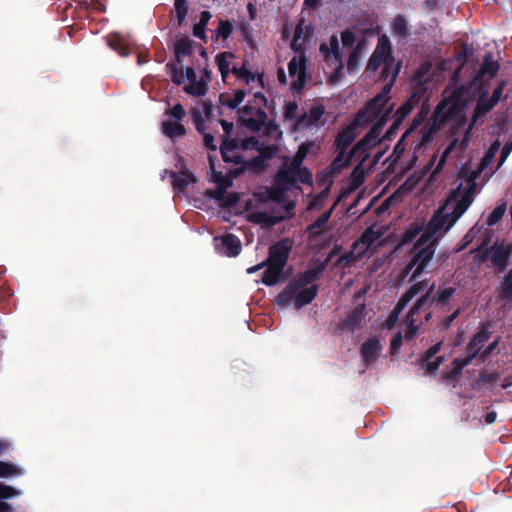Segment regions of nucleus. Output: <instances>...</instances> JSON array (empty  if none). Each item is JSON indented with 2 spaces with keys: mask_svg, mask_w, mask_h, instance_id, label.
<instances>
[{
  "mask_svg": "<svg viewBox=\"0 0 512 512\" xmlns=\"http://www.w3.org/2000/svg\"><path fill=\"white\" fill-rule=\"evenodd\" d=\"M395 77L390 84H385L381 92L376 94L372 99L368 100L366 104L359 109L356 113V118L344 127L337 135L335 144L336 150L347 151L348 147L356 139V130L360 124L367 125L374 121L379 112H381L383 105L389 101V93L394 85Z\"/></svg>",
  "mask_w": 512,
  "mask_h": 512,
  "instance_id": "obj_1",
  "label": "nucleus"
},
{
  "mask_svg": "<svg viewBox=\"0 0 512 512\" xmlns=\"http://www.w3.org/2000/svg\"><path fill=\"white\" fill-rule=\"evenodd\" d=\"M324 266L312 267L300 273L295 280L291 281L276 297L277 304L288 306L292 302V295H294L295 288H303L315 282Z\"/></svg>",
  "mask_w": 512,
  "mask_h": 512,
  "instance_id": "obj_2",
  "label": "nucleus"
},
{
  "mask_svg": "<svg viewBox=\"0 0 512 512\" xmlns=\"http://www.w3.org/2000/svg\"><path fill=\"white\" fill-rule=\"evenodd\" d=\"M417 252L411 258V260L407 263L403 270L404 276H407L412 270V275L410 281H415L426 269L428 263L432 260L435 248L434 244L426 245L424 247H415Z\"/></svg>",
  "mask_w": 512,
  "mask_h": 512,
  "instance_id": "obj_3",
  "label": "nucleus"
},
{
  "mask_svg": "<svg viewBox=\"0 0 512 512\" xmlns=\"http://www.w3.org/2000/svg\"><path fill=\"white\" fill-rule=\"evenodd\" d=\"M242 124L251 131H260L265 125L267 114L263 107L249 101L238 111Z\"/></svg>",
  "mask_w": 512,
  "mask_h": 512,
  "instance_id": "obj_4",
  "label": "nucleus"
},
{
  "mask_svg": "<svg viewBox=\"0 0 512 512\" xmlns=\"http://www.w3.org/2000/svg\"><path fill=\"white\" fill-rule=\"evenodd\" d=\"M511 253L512 244H506L504 241L501 243L496 241L485 250L483 258L490 259L495 270L498 273H502L508 266Z\"/></svg>",
  "mask_w": 512,
  "mask_h": 512,
  "instance_id": "obj_5",
  "label": "nucleus"
},
{
  "mask_svg": "<svg viewBox=\"0 0 512 512\" xmlns=\"http://www.w3.org/2000/svg\"><path fill=\"white\" fill-rule=\"evenodd\" d=\"M292 246L293 242L289 238L280 239L269 247L268 257L265 260V263L284 269L292 250Z\"/></svg>",
  "mask_w": 512,
  "mask_h": 512,
  "instance_id": "obj_6",
  "label": "nucleus"
},
{
  "mask_svg": "<svg viewBox=\"0 0 512 512\" xmlns=\"http://www.w3.org/2000/svg\"><path fill=\"white\" fill-rule=\"evenodd\" d=\"M434 290H435V283H433L427 289L425 294H423L420 298L417 299V301L414 303V305L410 309V311L406 317V322H407V330L405 332L406 339H408V340L412 339L416 335L417 330H418V326L415 324L418 320L417 316L419 315L420 310L424 306H426V304L431 296V293L434 292Z\"/></svg>",
  "mask_w": 512,
  "mask_h": 512,
  "instance_id": "obj_7",
  "label": "nucleus"
},
{
  "mask_svg": "<svg viewBox=\"0 0 512 512\" xmlns=\"http://www.w3.org/2000/svg\"><path fill=\"white\" fill-rule=\"evenodd\" d=\"M215 250L227 257H236L240 254L242 245L240 239L232 234L227 233L223 236L213 238Z\"/></svg>",
  "mask_w": 512,
  "mask_h": 512,
  "instance_id": "obj_8",
  "label": "nucleus"
},
{
  "mask_svg": "<svg viewBox=\"0 0 512 512\" xmlns=\"http://www.w3.org/2000/svg\"><path fill=\"white\" fill-rule=\"evenodd\" d=\"M391 43L389 39L386 36H382L379 39V42L374 50V52L371 54L366 70L368 72H375L379 69L381 65L385 62L388 55H391Z\"/></svg>",
  "mask_w": 512,
  "mask_h": 512,
  "instance_id": "obj_9",
  "label": "nucleus"
},
{
  "mask_svg": "<svg viewBox=\"0 0 512 512\" xmlns=\"http://www.w3.org/2000/svg\"><path fill=\"white\" fill-rule=\"evenodd\" d=\"M288 71L291 77L297 76L291 83V90L295 93H300L306 83V60L301 58L300 60L294 56L288 63Z\"/></svg>",
  "mask_w": 512,
  "mask_h": 512,
  "instance_id": "obj_10",
  "label": "nucleus"
},
{
  "mask_svg": "<svg viewBox=\"0 0 512 512\" xmlns=\"http://www.w3.org/2000/svg\"><path fill=\"white\" fill-rule=\"evenodd\" d=\"M491 332L488 327L482 325L473 335L466 346V357L472 362L476 357H480L485 343L490 339Z\"/></svg>",
  "mask_w": 512,
  "mask_h": 512,
  "instance_id": "obj_11",
  "label": "nucleus"
},
{
  "mask_svg": "<svg viewBox=\"0 0 512 512\" xmlns=\"http://www.w3.org/2000/svg\"><path fill=\"white\" fill-rule=\"evenodd\" d=\"M381 131L374 124L366 135L352 147V152H360L362 161L366 160L368 158V151L381 143L382 139L379 138Z\"/></svg>",
  "mask_w": 512,
  "mask_h": 512,
  "instance_id": "obj_12",
  "label": "nucleus"
},
{
  "mask_svg": "<svg viewBox=\"0 0 512 512\" xmlns=\"http://www.w3.org/2000/svg\"><path fill=\"white\" fill-rule=\"evenodd\" d=\"M425 73L426 72L423 71L422 69H420L416 73V75H415V83H414V86H413L412 94L406 100L408 103L411 104V106L413 108L416 107L417 105H419V103L421 101L428 100V95H427V92H428V87H427L428 78L424 79Z\"/></svg>",
  "mask_w": 512,
  "mask_h": 512,
  "instance_id": "obj_13",
  "label": "nucleus"
},
{
  "mask_svg": "<svg viewBox=\"0 0 512 512\" xmlns=\"http://www.w3.org/2000/svg\"><path fill=\"white\" fill-rule=\"evenodd\" d=\"M383 347L377 336H372L364 341L360 347V354L366 366L375 362L381 355Z\"/></svg>",
  "mask_w": 512,
  "mask_h": 512,
  "instance_id": "obj_14",
  "label": "nucleus"
},
{
  "mask_svg": "<svg viewBox=\"0 0 512 512\" xmlns=\"http://www.w3.org/2000/svg\"><path fill=\"white\" fill-rule=\"evenodd\" d=\"M365 317V305L355 307L346 318L341 319L337 325L340 331L354 332L361 328L362 321Z\"/></svg>",
  "mask_w": 512,
  "mask_h": 512,
  "instance_id": "obj_15",
  "label": "nucleus"
},
{
  "mask_svg": "<svg viewBox=\"0 0 512 512\" xmlns=\"http://www.w3.org/2000/svg\"><path fill=\"white\" fill-rule=\"evenodd\" d=\"M476 189V183L471 182L469 188L462 194L458 202L456 203L453 211L451 212L452 217L448 223V226H453L456 221L466 212L473 202V194Z\"/></svg>",
  "mask_w": 512,
  "mask_h": 512,
  "instance_id": "obj_16",
  "label": "nucleus"
},
{
  "mask_svg": "<svg viewBox=\"0 0 512 512\" xmlns=\"http://www.w3.org/2000/svg\"><path fill=\"white\" fill-rule=\"evenodd\" d=\"M320 51L324 54L327 61L332 59L336 64L335 74L343 69V62L339 51V41L336 35H332L329 39V45L321 44Z\"/></svg>",
  "mask_w": 512,
  "mask_h": 512,
  "instance_id": "obj_17",
  "label": "nucleus"
},
{
  "mask_svg": "<svg viewBox=\"0 0 512 512\" xmlns=\"http://www.w3.org/2000/svg\"><path fill=\"white\" fill-rule=\"evenodd\" d=\"M428 284V280H422L419 282L414 283L399 299L397 302L392 315L390 316V319H392V316L395 315V317L398 316V314L407 306V304L419 293H421Z\"/></svg>",
  "mask_w": 512,
  "mask_h": 512,
  "instance_id": "obj_18",
  "label": "nucleus"
},
{
  "mask_svg": "<svg viewBox=\"0 0 512 512\" xmlns=\"http://www.w3.org/2000/svg\"><path fill=\"white\" fill-rule=\"evenodd\" d=\"M318 289L317 284H312L310 287L295 288L294 295H292L295 307L300 309L310 304L316 298Z\"/></svg>",
  "mask_w": 512,
  "mask_h": 512,
  "instance_id": "obj_19",
  "label": "nucleus"
},
{
  "mask_svg": "<svg viewBox=\"0 0 512 512\" xmlns=\"http://www.w3.org/2000/svg\"><path fill=\"white\" fill-rule=\"evenodd\" d=\"M334 206H335V204L328 211H326L322 215H320L313 223L309 224L306 227V233H307L308 239L310 241H314L322 235L326 224L328 223L329 219L331 218Z\"/></svg>",
  "mask_w": 512,
  "mask_h": 512,
  "instance_id": "obj_20",
  "label": "nucleus"
},
{
  "mask_svg": "<svg viewBox=\"0 0 512 512\" xmlns=\"http://www.w3.org/2000/svg\"><path fill=\"white\" fill-rule=\"evenodd\" d=\"M360 152H352V148L347 153L344 150H337L336 157L332 160L329 166V173L332 175H337L341 173V171L348 167L351 164L352 159Z\"/></svg>",
  "mask_w": 512,
  "mask_h": 512,
  "instance_id": "obj_21",
  "label": "nucleus"
},
{
  "mask_svg": "<svg viewBox=\"0 0 512 512\" xmlns=\"http://www.w3.org/2000/svg\"><path fill=\"white\" fill-rule=\"evenodd\" d=\"M237 149H238V141L236 139H233L231 137H227V138L223 139L221 146H220V152H221L223 161L226 163H233V164L244 163V157L242 155H234V158H230V153L236 152Z\"/></svg>",
  "mask_w": 512,
  "mask_h": 512,
  "instance_id": "obj_22",
  "label": "nucleus"
},
{
  "mask_svg": "<svg viewBox=\"0 0 512 512\" xmlns=\"http://www.w3.org/2000/svg\"><path fill=\"white\" fill-rule=\"evenodd\" d=\"M325 113L323 105L313 106L308 113H304L302 116L296 119V127H302L303 125H316Z\"/></svg>",
  "mask_w": 512,
  "mask_h": 512,
  "instance_id": "obj_23",
  "label": "nucleus"
},
{
  "mask_svg": "<svg viewBox=\"0 0 512 512\" xmlns=\"http://www.w3.org/2000/svg\"><path fill=\"white\" fill-rule=\"evenodd\" d=\"M170 176L172 178L173 188L179 192H184L190 183H195L197 180L195 175L189 170L181 171L180 175L172 171Z\"/></svg>",
  "mask_w": 512,
  "mask_h": 512,
  "instance_id": "obj_24",
  "label": "nucleus"
},
{
  "mask_svg": "<svg viewBox=\"0 0 512 512\" xmlns=\"http://www.w3.org/2000/svg\"><path fill=\"white\" fill-rule=\"evenodd\" d=\"M452 214L442 213L438 211L433 215V217L428 222V226L432 229V231L437 233H442L448 231L452 226H448L449 221L451 220Z\"/></svg>",
  "mask_w": 512,
  "mask_h": 512,
  "instance_id": "obj_25",
  "label": "nucleus"
},
{
  "mask_svg": "<svg viewBox=\"0 0 512 512\" xmlns=\"http://www.w3.org/2000/svg\"><path fill=\"white\" fill-rule=\"evenodd\" d=\"M108 46L116 51L121 57H127L130 54V47L125 38L120 33H112L107 38Z\"/></svg>",
  "mask_w": 512,
  "mask_h": 512,
  "instance_id": "obj_26",
  "label": "nucleus"
},
{
  "mask_svg": "<svg viewBox=\"0 0 512 512\" xmlns=\"http://www.w3.org/2000/svg\"><path fill=\"white\" fill-rule=\"evenodd\" d=\"M246 91L243 89L236 90L233 94L221 93L219 95V102L222 106H226L230 109H236L240 103L244 100Z\"/></svg>",
  "mask_w": 512,
  "mask_h": 512,
  "instance_id": "obj_27",
  "label": "nucleus"
},
{
  "mask_svg": "<svg viewBox=\"0 0 512 512\" xmlns=\"http://www.w3.org/2000/svg\"><path fill=\"white\" fill-rule=\"evenodd\" d=\"M180 122L181 121H173V120L164 121L162 123L163 133L171 139H174V138H177L180 136H184L186 134V128Z\"/></svg>",
  "mask_w": 512,
  "mask_h": 512,
  "instance_id": "obj_28",
  "label": "nucleus"
},
{
  "mask_svg": "<svg viewBox=\"0 0 512 512\" xmlns=\"http://www.w3.org/2000/svg\"><path fill=\"white\" fill-rule=\"evenodd\" d=\"M400 67H401V63H397L395 65V59L392 56V54L388 55L385 62L383 63V67H382V70L380 73V78L383 80H386L388 77L391 76L390 81L387 83V84H390L393 80V77H395V79L397 78Z\"/></svg>",
  "mask_w": 512,
  "mask_h": 512,
  "instance_id": "obj_29",
  "label": "nucleus"
},
{
  "mask_svg": "<svg viewBox=\"0 0 512 512\" xmlns=\"http://www.w3.org/2000/svg\"><path fill=\"white\" fill-rule=\"evenodd\" d=\"M455 292V287L439 288L434 295L433 292L431 293V296L426 305H431L432 303L436 302L437 304L444 306L449 302L450 298L455 294Z\"/></svg>",
  "mask_w": 512,
  "mask_h": 512,
  "instance_id": "obj_30",
  "label": "nucleus"
},
{
  "mask_svg": "<svg viewBox=\"0 0 512 512\" xmlns=\"http://www.w3.org/2000/svg\"><path fill=\"white\" fill-rule=\"evenodd\" d=\"M231 73H233L238 79L244 80L247 84L257 81L260 86H263V75L258 74L257 76L246 68L245 63L241 67H232Z\"/></svg>",
  "mask_w": 512,
  "mask_h": 512,
  "instance_id": "obj_31",
  "label": "nucleus"
},
{
  "mask_svg": "<svg viewBox=\"0 0 512 512\" xmlns=\"http://www.w3.org/2000/svg\"><path fill=\"white\" fill-rule=\"evenodd\" d=\"M265 267L266 270L263 272L261 281L266 286H274L279 281L284 269L271 264H266Z\"/></svg>",
  "mask_w": 512,
  "mask_h": 512,
  "instance_id": "obj_32",
  "label": "nucleus"
},
{
  "mask_svg": "<svg viewBox=\"0 0 512 512\" xmlns=\"http://www.w3.org/2000/svg\"><path fill=\"white\" fill-rule=\"evenodd\" d=\"M192 44L188 37H182L174 43V53L178 63H181L182 56H189L192 53Z\"/></svg>",
  "mask_w": 512,
  "mask_h": 512,
  "instance_id": "obj_33",
  "label": "nucleus"
},
{
  "mask_svg": "<svg viewBox=\"0 0 512 512\" xmlns=\"http://www.w3.org/2000/svg\"><path fill=\"white\" fill-rule=\"evenodd\" d=\"M499 68V63L497 61H493L492 55L488 53L484 57L483 64L477 73V78L486 74L489 75L490 78H493L498 73Z\"/></svg>",
  "mask_w": 512,
  "mask_h": 512,
  "instance_id": "obj_34",
  "label": "nucleus"
},
{
  "mask_svg": "<svg viewBox=\"0 0 512 512\" xmlns=\"http://www.w3.org/2000/svg\"><path fill=\"white\" fill-rule=\"evenodd\" d=\"M233 57L234 54L232 52H221L216 56V64L218 66L223 81L226 80L229 73L231 72L230 63L228 59Z\"/></svg>",
  "mask_w": 512,
  "mask_h": 512,
  "instance_id": "obj_35",
  "label": "nucleus"
},
{
  "mask_svg": "<svg viewBox=\"0 0 512 512\" xmlns=\"http://www.w3.org/2000/svg\"><path fill=\"white\" fill-rule=\"evenodd\" d=\"M208 84L204 78L200 80H195V82H190L188 85L184 87V91L192 96L202 97L207 93Z\"/></svg>",
  "mask_w": 512,
  "mask_h": 512,
  "instance_id": "obj_36",
  "label": "nucleus"
},
{
  "mask_svg": "<svg viewBox=\"0 0 512 512\" xmlns=\"http://www.w3.org/2000/svg\"><path fill=\"white\" fill-rule=\"evenodd\" d=\"M444 358L442 356L436 357L434 360H424L420 357V368L424 370V375H431L435 376L437 374V371L440 367V365L443 363Z\"/></svg>",
  "mask_w": 512,
  "mask_h": 512,
  "instance_id": "obj_37",
  "label": "nucleus"
},
{
  "mask_svg": "<svg viewBox=\"0 0 512 512\" xmlns=\"http://www.w3.org/2000/svg\"><path fill=\"white\" fill-rule=\"evenodd\" d=\"M472 362L465 356L464 358H455L452 362V370L445 374V377L450 380L457 379L463 369Z\"/></svg>",
  "mask_w": 512,
  "mask_h": 512,
  "instance_id": "obj_38",
  "label": "nucleus"
},
{
  "mask_svg": "<svg viewBox=\"0 0 512 512\" xmlns=\"http://www.w3.org/2000/svg\"><path fill=\"white\" fill-rule=\"evenodd\" d=\"M498 297L506 302H512V269L503 277Z\"/></svg>",
  "mask_w": 512,
  "mask_h": 512,
  "instance_id": "obj_39",
  "label": "nucleus"
},
{
  "mask_svg": "<svg viewBox=\"0 0 512 512\" xmlns=\"http://www.w3.org/2000/svg\"><path fill=\"white\" fill-rule=\"evenodd\" d=\"M210 168L213 170L212 180L217 184V187L230 188L233 184L232 179L229 176L224 175L222 172L214 170V160L212 156H209Z\"/></svg>",
  "mask_w": 512,
  "mask_h": 512,
  "instance_id": "obj_40",
  "label": "nucleus"
},
{
  "mask_svg": "<svg viewBox=\"0 0 512 512\" xmlns=\"http://www.w3.org/2000/svg\"><path fill=\"white\" fill-rule=\"evenodd\" d=\"M431 243H433L434 244V248H436V245L438 243V239L436 237V234L427 225L425 230H424V232L421 234V236L416 241L415 247H424L426 245H430Z\"/></svg>",
  "mask_w": 512,
  "mask_h": 512,
  "instance_id": "obj_41",
  "label": "nucleus"
},
{
  "mask_svg": "<svg viewBox=\"0 0 512 512\" xmlns=\"http://www.w3.org/2000/svg\"><path fill=\"white\" fill-rule=\"evenodd\" d=\"M6 445L0 442V454L5 450ZM20 474L19 469L8 462L0 461V477H8Z\"/></svg>",
  "mask_w": 512,
  "mask_h": 512,
  "instance_id": "obj_42",
  "label": "nucleus"
},
{
  "mask_svg": "<svg viewBox=\"0 0 512 512\" xmlns=\"http://www.w3.org/2000/svg\"><path fill=\"white\" fill-rule=\"evenodd\" d=\"M233 31V23L229 20H220L216 30L214 31L217 39H228Z\"/></svg>",
  "mask_w": 512,
  "mask_h": 512,
  "instance_id": "obj_43",
  "label": "nucleus"
},
{
  "mask_svg": "<svg viewBox=\"0 0 512 512\" xmlns=\"http://www.w3.org/2000/svg\"><path fill=\"white\" fill-rule=\"evenodd\" d=\"M178 26H182L188 14V0H174Z\"/></svg>",
  "mask_w": 512,
  "mask_h": 512,
  "instance_id": "obj_44",
  "label": "nucleus"
},
{
  "mask_svg": "<svg viewBox=\"0 0 512 512\" xmlns=\"http://www.w3.org/2000/svg\"><path fill=\"white\" fill-rule=\"evenodd\" d=\"M392 30L394 34L405 37L408 33V27H407V21L403 15H397L394 18L393 24H392Z\"/></svg>",
  "mask_w": 512,
  "mask_h": 512,
  "instance_id": "obj_45",
  "label": "nucleus"
},
{
  "mask_svg": "<svg viewBox=\"0 0 512 512\" xmlns=\"http://www.w3.org/2000/svg\"><path fill=\"white\" fill-rule=\"evenodd\" d=\"M277 182L279 184L293 185L296 183L294 168L290 165L288 169L280 170L277 173Z\"/></svg>",
  "mask_w": 512,
  "mask_h": 512,
  "instance_id": "obj_46",
  "label": "nucleus"
},
{
  "mask_svg": "<svg viewBox=\"0 0 512 512\" xmlns=\"http://www.w3.org/2000/svg\"><path fill=\"white\" fill-rule=\"evenodd\" d=\"M165 67L174 84L181 85L184 82L183 71L176 64L168 62Z\"/></svg>",
  "mask_w": 512,
  "mask_h": 512,
  "instance_id": "obj_47",
  "label": "nucleus"
},
{
  "mask_svg": "<svg viewBox=\"0 0 512 512\" xmlns=\"http://www.w3.org/2000/svg\"><path fill=\"white\" fill-rule=\"evenodd\" d=\"M507 209L506 202L499 204L497 207L493 209V211L489 214L487 218V224L489 226L496 225L503 217Z\"/></svg>",
  "mask_w": 512,
  "mask_h": 512,
  "instance_id": "obj_48",
  "label": "nucleus"
},
{
  "mask_svg": "<svg viewBox=\"0 0 512 512\" xmlns=\"http://www.w3.org/2000/svg\"><path fill=\"white\" fill-rule=\"evenodd\" d=\"M379 237L378 233L372 228H367L361 235L358 241L354 242L353 248H356L358 243H362L367 247L371 246Z\"/></svg>",
  "mask_w": 512,
  "mask_h": 512,
  "instance_id": "obj_49",
  "label": "nucleus"
},
{
  "mask_svg": "<svg viewBox=\"0 0 512 512\" xmlns=\"http://www.w3.org/2000/svg\"><path fill=\"white\" fill-rule=\"evenodd\" d=\"M387 103H388V101L383 105L381 112H379L377 117L374 119V120L377 119V122L375 123V125L378 126L381 130L383 129V127L389 120L390 115L394 109V104H391L389 107L386 108Z\"/></svg>",
  "mask_w": 512,
  "mask_h": 512,
  "instance_id": "obj_50",
  "label": "nucleus"
},
{
  "mask_svg": "<svg viewBox=\"0 0 512 512\" xmlns=\"http://www.w3.org/2000/svg\"><path fill=\"white\" fill-rule=\"evenodd\" d=\"M296 182L303 184H312V173L307 167L294 168Z\"/></svg>",
  "mask_w": 512,
  "mask_h": 512,
  "instance_id": "obj_51",
  "label": "nucleus"
},
{
  "mask_svg": "<svg viewBox=\"0 0 512 512\" xmlns=\"http://www.w3.org/2000/svg\"><path fill=\"white\" fill-rule=\"evenodd\" d=\"M308 151H309L308 145L305 143L301 144L292 160L291 166L293 168L301 167L304 159L307 156Z\"/></svg>",
  "mask_w": 512,
  "mask_h": 512,
  "instance_id": "obj_52",
  "label": "nucleus"
},
{
  "mask_svg": "<svg viewBox=\"0 0 512 512\" xmlns=\"http://www.w3.org/2000/svg\"><path fill=\"white\" fill-rule=\"evenodd\" d=\"M462 96H463L462 88H457L454 91H452V93L450 94V96L447 99V103L450 104V109H449L450 113H452L454 110H456L459 107V105L461 104V101H462Z\"/></svg>",
  "mask_w": 512,
  "mask_h": 512,
  "instance_id": "obj_53",
  "label": "nucleus"
},
{
  "mask_svg": "<svg viewBox=\"0 0 512 512\" xmlns=\"http://www.w3.org/2000/svg\"><path fill=\"white\" fill-rule=\"evenodd\" d=\"M491 110V105H488L487 98L481 96L474 110V118H479L486 115Z\"/></svg>",
  "mask_w": 512,
  "mask_h": 512,
  "instance_id": "obj_54",
  "label": "nucleus"
},
{
  "mask_svg": "<svg viewBox=\"0 0 512 512\" xmlns=\"http://www.w3.org/2000/svg\"><path fill=\"white\" fill-rule=\"evenodd\" d=\"M357 257L354 254V249L342 254L335 262V266L339 268H345L355 262Z\"/></svg>",
  "mask_w": 512,
  "mask_h": 512,
  "instance_id": "obj_55",
  "label": "nucleus"
},
{
  "mask_svg": "<svg viewBox=\"0 0 512 512\" xmlns=\"http://www.w3.org/2000/svg\"><path fill=\"white\" fill-rule=\"evenodd\" d=\"M165 114L173 117L175 121H182L186 116L185 109L180 103H177L172 108L167 109Z\"/></svg>",
  "mask_w": 512,
  "mask_h": 512,
  "instance_id": "obj_56",
  "label": "nucleus"
},
{
  "mask_svg": "<svg viewBox=\"0 0 512 512\" xmlns=\"http://www.w3.org/2000/svg\"><path fill=\"white\" fill-rule=\"evenodd\" d=\"M413 110V107L410 103L405 101L398 107L394 114V118L403 122V120L410 114V112Z\"/></svg>",
  "mask_w": 512,
  "mask_h": 512,
  "instance_id": "obj_57",
  "label": "nucleus"
},
{
  "mask_svg": "<svg viewBox=\"0 0 512 512\" xmlns=\"http://www.w3.org/2000/svg\"><path fill=\"white\" fill-rule=\"evenodd\" d=\"M298 112V104L295 101L288 102L285 105V110L283 113L284 119L288 121H292L296 119Z\"/></svg>",
  "mask_w": 512,
  "mask_h": 512,
  "instance_id": "obj_58",
  "label": "nucleus"
},
{
  "mask_svg": "<svg viewBox=\"0 0 512 512\" xmlns=\"http://www.w3.org/2000/svg\"><path fill=\"white\" fill-rule=\"evenodd\" d=\"M14 291L10 286L1 285L0 286V307L5 308V305L12 298Z\"/></svg>",
  "mask_w": 512,
  "mask_h": 512,
  "instance_id": "obj_59",
  "label": "nucleus"
},
{
  "mask_svg": "<svg viewBox=\"0 0 512 512\" xmlns=\"http://www.w3.org/2000/svg\"><path fill=\"white\" fill-rule=\"evenodd\" d=\"M501 337L498 336L496 339H494L480 354V360L482 362H485L488 357L494 352V350L498 347L500 343Z\"/></svg>",
  "mask_w": 512,
  "mask_h": 512,
  "instance_id": "obj_60",
  "label": "nucleus"
},
{
  "mask_svg": "<svg viewBox=\"0 0 512 512\" xmlns=\"http://www.w3.org/2000/svg\"><path fill=\"white\" fill-rule=\"evenodd\" d=\"M461 308L458 307L451 315L445 317L439 324L441 330H448L453 321L460 315Z\"/></svg>",
  "mask_w": 512,
  "mask_h": 512,
  "instance_id": "obj_61",
  "label": "nucleus"
},
{
  "mask_svg": "<svg viewBox=\"0 0 512 512\" xmlns=\"http://www.w3.org/2000/svg\"><path fill=\"white\" fill-rule=\"evenodd\" d=\"M355 34L352 30L346 29L341 33V40L344 47L351 48L355 43Z\"/></svg>",
  "mask_w": 512,
  "mask_h": 512,
  "instance_id": "obj_62",
  "label": "nucleus"
},
{
  "mask_svg": "<svg viewBox=\"0 0 512 512\" xmlns=\"http://www.w3.org/2000/svg\"><path fill=\"white\" fill-rule=\"evenodd\" d=\"M192 118H193V122L195 124V128L196 130L201 133V134H204L205 133V130H206V126H205V122H204V119L202 117V114L200 111H197L195 110L192 114Z\"/></svg>",
  "mask_w": 512,
  "mask_h": 512,
  "instance_id": "obj_63",
  "label": "nucleus"
},
{
  "mask_svg": "<svg viewBox=\"0 0 512 512\" xmlns=\"http://www.w3.org/2000/svg\"><path fill=\"white\" fill-rule=\"evenodd\" d=\"M16 495H18V491L15 488L0 483V500L9 499Z\"/></svg>",
  "mask_w": 512,
  "mask_h": 512,
  "instance_id": "obj_64",
  "label": "nucleus"
}]
</instances>
